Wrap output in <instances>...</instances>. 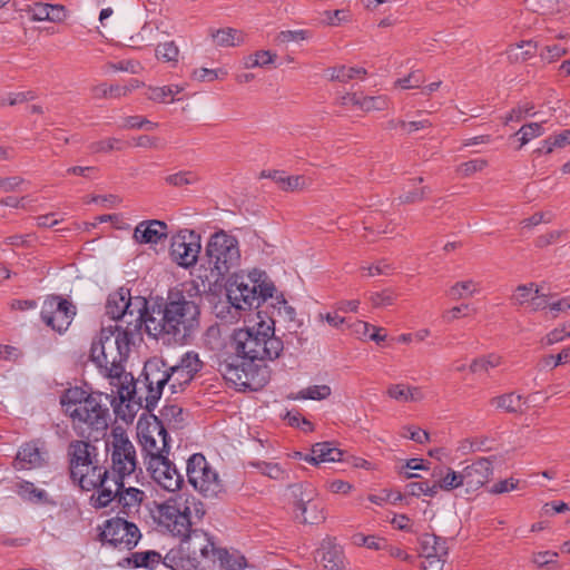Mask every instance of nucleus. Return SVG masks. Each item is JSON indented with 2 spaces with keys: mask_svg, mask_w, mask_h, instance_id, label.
<instances>
[{
  "mask_svg": "<svg viewBox=\"0 0 570 570\" xmlns=\"http://www.w3.org/2000/svg\"><path fill=\"white\" fill-rule=\"evenodd\" d=\"M261 314L262 311L257 313L259 321L254 325L234 332L230 346L235 355L219 363L222 375L235 385L252 386L245 361H274L284 350L283 341L275 335V320L268 317L265 321Z\"/></svg>",
  "mask_w": 570,
  "mask_h": 570,
  "instance_id": "f257e3e1",
  "label": "nucleus"
},
{
  "mask_svg": "<svg viewBox=\"0 0 570 570\" xmlns=\"http://www.w3.org/2000/svg\"><path fill=\"white\" fill-rule=\"evenodd\" d=\"M202 367L203 362L194 351L185 353L173 366H168L161 358H150L144 365L142 373L138 379V387L131 386L130 392L125 391V394L127 396L136 395L134 405L153 411L160 400L165 386H168L171 394L183 392Z\"/></svg>",
  "mask_w": 570,
  "mask_h": 570,
  "instance_id": "f03ea898",
  "label": "nucleus"
},
{
  "mask_svg": "<svg viewBox=\"0 0 570 570\" xmlns=\"http://www.w3.org/2000/svg\"><path fill=\"white\" fill-rule=\"evenodd\" d=\"M200 308L181 292L170 291L167 298L151 309L147 334L165 344H186L198 331Z\"/></svg>",
  "mask_w": 570,
  "mask_h": 570,
  "instance_id": "7ed1b4c3",
  "label": "nucleus"
},
{
  "mask_svg": "<svg viewBox=\"0 0 570 570\" xmlns=\"http://www.w3.org/2000/svg\"><path fill=\"white\" fill-rule=\"evenodd\" d=\"M135 343L129 338L116 333L110 326L101 327L97 338L91 344L90 358L110 384L117 389V394L121 403H135L136 395L125 394V387L130 392L131 386L138 387V380L135 381L130 373L125 371L124 363L127 361L131 346ZM130 404H128L129 406Z\"/></svg>",
  "mask_w": 570,
  "mask_h": 570,
  "instance_id": "20e7f679",
  "label": "nucleus"
},
{
  "mask_svg": "<svg viewBox=\"0 0 570 570\" xmlns=\"http://www.w3.org/2000/svg\"><path fill=\"white\" fill-rule=\"evenodd\" d=\"M65 414L75 432L82 438L98 440L109 425V409L100 394H91L81 387L66 390L60 397Z\"/></svg>",
  "mask_w": 570,
  "mask_h": 570,
  "instance_id": "39448f33",
  "label": "nucleus"
},
{
  "mask_svg": "<svg viewBox=\"0 0 570 570\" xmlns=\"http://www.w3.org/2000/svg\"><path fill=\"white\" fill-rule=\"evenodd\" d=\"M275 293L274 283L259 269H254L247 275H235L226 286L228 302L242 311L261 307L268 298H273Z\"/></svg>",
  "mask_w": 570,
  "mask_h": 570,
  "instance_id": "423d86ee",
  "label": "nucleus"
},
{
  "mask_svg": "<svg viewBox=\"0 0 570 570\" xmlns=\"http://www.w3.org/2000/svg\"><path fill=\"white\" fill-rule=\"evenodd\" d=\"M205 256L210 275L218 281L239 265L238 239L225 230L216 232L207 242Z\"/></svg>",
  "mask_w": 570,
  "mask_h": 570,
  "instance_id": "0eeeda50",
  "label": "nucleus"
},
{
  "mask_svg": "<svg viewBox=\"0 0 570 570\" xmlns=\"http://www.w3.org/2000/svg\"><path fill=\"white\" fill-rule=\"evenodd\" d=\"M106 450L110 456L111 478L125 479L136 471V448L121 428L111 430L110 436L106 440Z\"/></svg>",
  "mask_w": 570,
  "mask_h": 570,
  "instance_id": "6e6552de",
  "label": "nucleus"
},
{
  "mask_svg": "<svg viewBox=\"0 0 570 570\" xmlns=\"http://www.w3.org/2000/svg\"><path fill=\"white\" fill-rule=\"evenodd\" d=\"M191 507L198 518H202L204 511L197 508V502L193 498L185 501L167 500L158 507V522L166 528L174 537L179 539L188 537L193 530Z\"/></svg>",
  "mask_w": 570,
  "mask_h": 570,
  "instance_id": "1a4fd4ad",
  "label": "nucleus"
},
{
  "mask_svg": "<svg viewBox=\"0 0 570 570\" xmlns=\"http://www.w3.org/2000/svg\"><path fill=\"white\" fill-rule=\"evenodd\" d=\"M186 474L193 488L205 498H218L225 492V485L218 472L210 466L202 453H195L187 460Z\"/></svg>",
  "mask_w": 570,
  "mask_h": 570,
  "instance_id": "9d476101",
  "label": "nucleus"
},
{
  "mask_svg": "<svg viewBox=\"0 0 570 570\" xmlns=\"http://www.w3.org/2000/svg\"><path fill=\"white\" fill-rule=\"evenodd\" d=\"M138 439L146 453V462L156 456H168L170 438L161 421L156 416H154L151 422H147L146 424L138 423Z\"/></svg>",
  "mask_w": 570,
  "mask_h": 570,
  "instance_id": "9b49d317",
  "label": "nucleus"
},
{
  "mask_svg": "<svg viewBox=\"0 0 570 570\" xmlns=\"http://www.w3.org/2000/svg\"><path fill=\"white\" fill-rule=\"evenodd\" d=\"M150 313L151 311L148 309L147 299L142 296H134V299L129 303L124 316L118 320L125 323V326L115 325L112 327L116 330V333L135 343L136 340H140L144 327L147 332V323Z\"/></svg>",
  "mask_w": 570,
  "mask_h": 570,
  "instance_id": "f8f14e48",
  "label": "nucleus"
},
{
  "mask_svg": "<svg viewBox=\"0 0 570 570\" xmlns=\"http://www.w3.org/2000/svg\"><path fill=\"white\" fill-rule=\"evenodd\" d=\"M101 541L114 548L131 550L141 538L138 527L124 518H112L105 522Z\"/></svg>",
  "mask_w": 570,
  "mask_h": 570,
  "instance_id": "ddd939ff",
  "label": "nucleus"
},
{
  "mask_svg": "<svg viewBox=\"0 0 570 570\" xmlns=\"http://www.w3.org/2000/svg\"><path fill=\"white\" fill-rule=\"evenodd\" d=\"M69 472L73 483L80 488L92 485L94 479H89L81 473L88 464H95L97 459V449L87 441L76 440L68 446Z\"/></svg>",
  "mask_w": 570,
  "mask_h": 570,
  "instance_id": "4468645a",
  "label": "nucleus"
},
{
  "mask_svg": "<svg viewBox=\"0 0 570 570\" xmlns=\"http://www.w3.org/2000/svg\"><path fill=\"white\" fill-rule=\"evenodd\" d=\"M76 316V306L58 295L48 296L42 304L40 317L42 322L58 333H63Z\"/></svg>",
  "mask_w": 570,
  "mask_h": 570,
  "instance_id": "2eb2a0df",
  "label": "nucleus"
},
{
  "mask_svg": "<svg viewBox=\"0 0 570 570\" xmlns=\"http://www.w3.org/2000/svg\"><path fill=\"white\" fill-rule=\"evenodd\" d=\"M81 473L89 479H94L91 482L92 485L88 488H81L83 491H91L97 489V497L95 498V507L96 508H105L109 503H111L112 493L116 489H119L120 484H118L115 480H111L110 471H108L105 466L99 464V460L95 461V464H88V466L83 468Z\"/></svg>",
  "mask_w": 570,
  "mask_h": 570,
  "instance_id": "dca6fc26",
  "label": "nucleus"
},
{
  "mask_svg": "<svg viewBox=\"0 0 570 570\" xmlns=\"http://www.w3.org/2000/svg\"><path fill=\"white\" fill-rule=\"evenodd\" d=\"M200 248V236L186 229L173 236L170 256L178 265L189 267L197 262Z\"/></svg>",
  "mask_w": 570,
  "mask_h": 570,
  "instance_id": "f3484780",
  "label": "nucleus"
},
{
  "mask_svg": "<svg viewBox=\"0 0 570 570\" xmlns=\"http://www.w3.org/2000/svg\"><path fill=\"white\" fill-rule=\"evenodd\" d=\"M146 464L151 479L164 490L175 492L181 488L184 476L168 456L149 459Z\"/></svg>",
  "mask_w": 570,
  "mask_h": 570,
  "instance_id": "a211bd4d",
  "label": "nucleus"
},
{
  "mask_svg": "<svg viewBox=\"0 0 570 570\" xmlns=\"http://www.w3.org/2000/svg\"><path fill=\"white\" fill-rule=\"evenodd\" d=\"M301 497L295 503V517L305 524H318L325 517L324 503L316 495L312 485H299Z\"/></svg>",
  "mask_w": 570,
  "mask_h": 570,
  "instance_id": "6ab92c4d",
  "label": "nucleus"
},
{
  "mask_svg": "<svg viewBox=\"0 0 570 570\" xmlns=\"http://www.w3.org/2000/svg\"><path fill=\"white\" fill-rule=\"evenodd\" d=\"M514 306L527 307L531 312H538L547 308L548 295L540 293V288L534 283L519 285L511 296Z\"/></svg>",
  "mask_w": 570,
  "mask_h": 570,
  "instance_id": "aec40b11",
  "label": "nucleus"
},
{
  "mask_svg": "<svg viewBox=\"0 0 570 570\" xmlns=\"http://www.w3.org/2000/svg\"><path fill=\"white\" fill-rule=\"evenodd\" d=\"M118 484L119 489L111 494V502L116 501L117 507L120 509V513L129 517L138 512L140 504L145 498V492L137 488H125L124 479L112 478Z\"/></svg>",
  "mask_w": 570,
  "mask_h": 570,
  "instance_id": "412c9836",
  "label": "nucleus"
},
{
  "mask_svg": "<svg viewBox=\"0 0 570 570\" xmlns=\"http://www.w3.org/2000/svg\"><path fill=\"white\" fill-rule=\"evenodd\" d=\"M493 473L492 461L488 458H480L462 470L463 483L466 491H476L483 487Z\"/></svg>",
  "mask_w": 570,
  "mask_h": 570,
  "instance_id": "4be33fe9",
  "label": "nucleus"
},
{
  "mask_svg": "<svg viewBox=\"0 0 570 570\" xmlns=\"http://www.w3.org/2000/svg\"><path fill=\"white\" fill-rule=\"evenodd\" d=\"M181 547L179 550L197 557L198 554L203 558H208L210 554H216L217 550L214 547V542L210 537L203 530L193 529L188 537L180 539Z\"/></svg>",
  "mask_w": 570,
  "mask_h": 570,
  "instance_id": "5701e85b",
  "label": "nucleus"
},
{
  "mask_svg": "<svg viewBox=\"0 0 570 570\" xmlns=\"http://www.w3.org/2000/svg\"><path fill=\"white\" fill-rule=\"evenodd\" d=\"M167 235V224L158 219L142 220L134 230V238L139 244H158Z\"/></svg>",
  "mask_w": 570,
  "mask_h": 570,
  "instance_id": "b1692460",
  "label": "nucleus"
},
{
  "mask_svg": "<svg viewBox=\"0 0 570 570\" xmlns=\"http://www.w3.org/2000/svg\"><path fill=\"white\" fill-rule=\"evenodd\" d=\"M315 559L322 567V570H345L343 550L331 539L322 541L320 549L316 551Z\"/></svg>",
  "mask_w": 570,
  "mask_h": 570,
  "instance_id": "393cba45",
  "label": "nucleus"
},
{
  "mask_svg": "<svg viewBox=\"0 0 570 570\" xmlns=\"http://www.w3.org/2000/svg\"><path fill=\"white\" fill-rule=\"evenodd\" d=\"M420 554L429 560L432 564L433 560L443 561L448 556V540L433 533H424L419 538Z\"/></svg>",
  "mask_w": 570,
  "mask_h": 570,
  "instance_id": "a878e982",
  "label": "nucleus"
},
{
  "mask_svg": "<svg viewBox=\"0 0 570 570\" xmlns=\"http://www.w3.org/2000/svg\"><path fill=\"white\" fill-rule=\"evenodd\" d=\"M311 452V454L304 456V461L313 465H318L325 462H340L343 456V451L335 448L330 442H320L314 444Z\"/></svg>",
  "mask_w": 570,
  "mask_h": 570,
  "instance_id": "bb28decb",
  "label": "nucleus"
},
{
  "mask_svg": "<svg viewBox=\"0 0 570 570\" xmlns=\"http://www.w3.org/2000/svg\"><path fill=\"white\" fill-rule=\"evenodd\" d=\"M43 458L40 449L35 443L23 444L17 452L13 466L17 470L38 468L42 464Z\"/></svg>",
  "mask_w": 570,
  "mask_h": 570,
  "instance_id": "cd10ccee",
  "label": "nucleus"
},
{
  "mask_svg": "<svg viewBox=\"0 0 570 570\" xmlns=\"http://www.w3.org/2000/svg\"><path fill=\"white\" fill-rule=\"evenodd\" d=\"M132 299L134 296H131L129 289L124 287L119 288L109 294L106 302V314L110 316L111 320L118 321L119 317L124 316L126 308H128Z\"/></svg>",
  "mask_w": 570,
  "mask_h": 570,
  "instance_id": "c85d7f7f",
  "label": "nucleus"
},
{
  "mask_svg": "<svg viewBox=\"0 0 570 570\" xmlns=\"http://www.w3.org/2000/svg\"><path fill=\"white\" fill-rule=\"evenodd\" d=\"M144 86V82L139 81L138 79H130L128 85L126 86H119V85H106L100 83L92 88V94L97 98H107V97H125L129 95L134 89L140 88Z\"/></svg>",
  "mask_w": 570,
  "mask_h": 570,
  "instance_id": "c756f323",
  "label": "nucleus"
},
{
  "mask_svg": "<svg viewBox=\"0 0 570 570\" xmlns=\"http://www.w3.org/2000/svg\"><path fill=\"white\" fill-rule=\"evenodd\" d=\"M386 394L397 402H419L424 397L420 387L403 383L389 385Z\"/></svg>",
  "mask_w": 570,
  "mask_h": 570,
  "instance_id": "7c9ffc66",
  "label": "nucleus"
},
{
  "mask_svg": "<svg viewBox=\"0 0 570 570\" xmlns=\"http://www.w3.org/2000/svg\"><path fill=\"white\" fill-rule=\"evenodd\" d=\"M164 563L173 570H200L197 557H193L183 550L170 552L165 557Z\"/></svg>",
  "mask_w": 570,
  "mask_h": 570,
  "instance_id": "2f4dec72",
  "label": "nucleus"
},
{
  "mask_svg": "<svg viewBox=\"0 0 570 570\" xmlns=\"http://www.w3.org/2000/svg\"><path fill=\"white\" fill-rule=\"evenodd\" d=\"M490 403L501 411L519 413L525 405V399L520 394L507 393L491 399Z\"/></svg>",
  "mask_w": 570,
  "mask_h": 570,
  "instance_id": "473e14b6",
  "label": "nucleus"
},
{
  "mask_svg": "<svg viewBox=\"0 0 570 570\" xmlns=\"http://www.w3.org/2000/svg\"><path fill=\"white\" fill-rule=\"evenodd\" d=\"M161 561V556L155 550L138 551L126 558V562L132 568H146L154 570Z\"/></svg>",
  "mask_w": 570,
  "mask_h": 570,
  "instance_id": "72a5a7b5",
  "label": "nucleus"
},
{
  "mask_svg": "<svg viewBox=\"0 0 570 570\" xmlns=\"http://www.w3.org/2000/svg\"><path fill=\"white\" fill-rule=\"evenodd\" d=\"M269 177L285 191L301 190L308 185V180L304 176H286L283 171H274L269 174Z\"/></svg>",
  "mask_w": 570,
  "mask_h": 570,
  "instance_id": "f704fd0d",
  "label": "nucleus"
},
{
  "mask_svg": "<svg viewBox=\"0 0 570 570\" xmlns=\"http://www.w3.org/2000/svg\"><path fill=\"white\" fill-rule=\"evenodd\" d=\"M212 37L218 47H235L244 42V35L234 28H223L212 32Z\"/></svg>",
  "mask_w": 570,
  "mask_h": 570,
  "instance_id": "c9c22d12",
  "label": "nucleus"
},
{
  "mask_svg": "<svg viewBox=\"0 0 570 570\" xmlns=\"http://www.w3.org/2000/svg\"><path fill=\"white\" fill-rule=\"evenodd\" d=\"M17 493L18 495L30 502L36 503H49L48 493L37 488L32 482L21 481L17 483Z\"/></svg>",
  "mask_w": 570,
  "mask_h": 570,
  "instance_id": "e433bc0d",
  "label": "nucleus"
},
{
  "mask_svg": "<svg viewBox=\"0 0 570 570\" xmlns=\"http://www.w3.org/2000/svg\"><path fill=\"white\" fill-rule=\"evenodd\" d=\"M326 75L331 81L347 82L348 80L366 75L364 68L337 66L326 69Z\"/></svg>",
  "mask_w": 570,
  "mask_h": 570,
  "instance_id": "4c0bfd02",
  "label": "nucleus"
},
{
  "mask_svg": "<svg viewBox=\"0 0 570 570\" xmlns=\"http://www.w3.org/2000/svg\"><path fill=\"white\" fill-rule=\"evenodd\" d=\"M432 476L439 479L442 491H452L464 485L462 471L458 472L451 468L446 469V473L444 475L442 469L434 470Z\"/></svg>",
  "mask_w": 570,
  "mask_h": 570,
  "instance_id": "58836bf2",
  "label": "nucleus"
},
{
  "mask_svg": "<svg viewBox=\"0 0 570 570\" xmlns=\"http://www.w3.org/2000/svg\"><path fill=\"white\" fill-rule=\"evenodd\" d=\"M507 52L510 61L523 62L535 55L537 45L532 41H522L510 46Z\"/></svg>",
  "mask_w": 570,
  "mask_h": 570,
  "instance_id": "ea45409f",
  "label": "nucleus"
},
{
  "mask_svg": "<svg viewBox=\"0 0 570 570\" xmlns=\"http://www.w3.org/2000/svg\"><path fill=\"white\" fill-rule=\"evenodd\" d=\"M220 564L227 570H240L246 567V559L239 552H228L224 549H218L216 554Z\"/></svg>",
  "mask_w": 570,
  "mask_h": 570,
  "instance_id": "a19ab883",
  "label": "nucleus"
},
{
  "mask_svg": "<svg viewBox=\"0 0 570 570\" xmlns=\"http://www.w3.org/2000/svg\"><path fill=\"white\" fill-rule=\"evenodd\" d=\"M271 299V306L273 307V312L269 317L274 320V315L276 313L279 317H283L285 321L292 322L295 320V308L288 305L283 294H273V298Z\"/></svg>",
  "mask_w": 570,
  "mask_h": 570,
  "instance_id": "79ce46f5",
  "label": "nucleus"
},
{
  "mask_svg": "<svg viewBox=\"0 0 570 570\" xmlns=\"http://www.w3.org/2000/svg\"><path fill=\"white\" fill-rule=\"evenodd\" d=\"M480 292L479 284L473 279L456 282L450 287L448 294L452 299H461L468 296H473Z\"/></svg>",
  "mask_w": 570,
  "mask_h": 570,
  "instance_id": "37998d69",
  "label": "nucleus"
},
{
  "mask_svg": "<svg viewBox=\"0 0 570 570\" xmlns=\"http://www.w3.org/2000/svg\"><path fill=\"white\" fill-rule=\"evenodd\" d=\"M570 145V129L563 130L542 141V146L535 151L539 154H550L554 148H561Z\"/></svg>",
  "mask_w": 570,
  "mask_h": 570,
  "instance_id": "c03bdc74",
  "label": "nucleus"
},
{
  "mask_svg": "<svg viewBox=\"0 0 570 570\" xmlns=\"http://www.w3.org/2000/svg\"><path fill=\"white\" fill-rule=\"evenodd\" d=\"M544 134V128L541 122H529L523 125L517 132L519 136V149L530 142L532 139L538 138Z\"/></svg>",
  "mask_w": 570,
  "mask_h": 570,
  "instance_id": "a18cd8bd",
  "label": "nucleus"
},
{
  "mask_svg": "<svg viewBox=\"0 0 570 570\" xmlns=\"http://www.w3.org/2000/svg\"><path fill=\"white\" fill-rule=\"evenodd\" d=\"M262 474L274 479V480H285L288 478L287 473L281 468L279 464L273 462H255L252 463Z\"/></svg>",
  "mask_w": 570,
  "mask_h": 570,
  "instance_id": "49530a36",
  "label": "nucleus"
},
{
  "mask_svg": "<svg viewBox=\"0 0 570 570\" xmlns=\"http://www.w3.org/2000/svg\"><path fill=\"white\" fill-rule=\"evenodd\" d=\"M155 52L156 57L165 62H176L179 56V49L175 41L159 43Z\"/></svg>",
  "mask_w": 570,
  "mask_h": 570,
  "instance_id": "de8ad7c7",
  "label": "nucleus"
},
{
  "mask_svg": "<svg viewBox=\"0 0 570 570\" xmlns=\"http://www.w3.org/2000/svg\"><path fill=\"white\" fill-rule=\"evenodd\" d=\"M500 364H501V356H499L497 354H489L487 356L475 358L471 363L470 370L473 373L488 372L490 368L497 367Z\"/></svg>",
  "mask_w": 570,
  "mask_h": 570,
  "instance_id": "09e8293b",
  "label": "nucleus"
},
{
  "mask_svg": "<svg viewBox=\"0 0 570 570\" xmlns=\"http://www.w3.org/2000/svg\"><path fill=\"white\" fill-rule=\"evenodd\" d=\"M396 298L397 295L392 289H383L368 295V299L375 308L391 306L395 303Z\"/></svg>",
  "mask_w": 570,
  "mask_h": 570,
  "instance_id": "8fccbe9b",
  "label": "nucleus"
},
{
  "mask_svg": "<svg viewBox=\"0 0 570 570\" xmlns=\"http://www.w3.org/2000/svg\"><path fill=\"white\" fill-rule=\"evenodd\" d=\"M331 387L328 385H312L299 392V399L308 400H325L331 395Z\"/></svg>",
  "mask_w": 570,
  "mask_h": 570,
  "instance_id": "3c124183",
  "label": "nucleus"
},
{
  "mask_svg": "<svg viewBox=\"0 0 570 570\" xmlns=\"http://www.w3.org/2000/svg\"><path fill=\"white\" fill-rule=\"evenodd\" d=\"M353 543L358 547H366L371 550H380L384 544V540L376 535H364L363 533H355L352 537Z\"/></svg>",
  "mask_w": 570,
  "mask_h": 570,
  "instance_id": "603ef678",
  "label": "nucleus"
},
{
  "mask_svg": "<svg viewBox=\"0 0 570 570\" xmlns=\"http://www.w3.org/2000/svg\"><path fill=\"white\" fill-rule=\"evenodd\" d=\"M568 52V47L562 43H552L546 46L542 51L540 52V56L543 60L548 62H553L558 59H560L562 56H564Z\"/></svg>",
  "mask_w": 570,
  "mask_h": 570,
  "instance_id": "864d4df0",
  "label": "nucleus"
},
{
  "mask_svg": "<svg viewBox=\"0 0 570 570\" xmlns=\"http://www.w3.org/2000/svg\"><path fill=\"white\" fill-rule=\"evenodd\" d=\"M387 108L385 96H362L361 108L364 111L384 110Z\"/></svg>",
  "mask_w": 570,
  "mask_h": 570,
  "instance_id": "5fc2aeb1",
  "label": "nucleus"
},
{
  "mask_svg": "<svg viewBox=\"0 0 570 570\" xmlns=\"http://www.w3.org/2000/svg\"><path fill=\"white\" fill-rule=\"evenodd\" d=\"M48 3L37 2L33 6H26L20 11L30 14L32 21H49Z\"/></svg>",
  "mask_w": 570,
  "mask_h": 570,
  "instance_id": "6e6d98bb",
  "label": "nucleus"
},
{
  "mask_svg": "<svg viewBox=\"0 0 570 570\" xmlns=\"http://www.w3.org/2000/svg\"><path fill=\"white\" fill-rule=\"evenodd\" d=\"M122 148L121 140L117 138H108L90 144L89 149L92 153H109L115 149L119 150Z\"/></svg>",
  "mask_w": 570,
  "mask_h": 570,
  "instance_id": "4d7b16f0",
  "label": "nucleus"
},
{
  "mask_svg": "<svg viewBox=\"0 0 570 570\" xmlns=\"http://www.w3.org/2000/svg\"><path fill=\"white\" fill-rule=\"evenodd\" d=\"M308 38L309 32L307 30H284L277 35L276 41L278 43L299 42Z\"/></svg>",
  "mask_w": 570,
  "mask_h": 570,
  "instance_id": "13d9d810",
  "label": "nucleus"
},
{
  "mask_svg": "<svg viewBox=\"0 0 570 570\" xmlns=\"http://www.w3.org/2000/svg\"><path fill=\"white\" fill-rule=\"evenodd\" d=\"M424 81L425 79L421 71H413L407 77L397 79L395 86L402 89L420 88Z\"/></svg>",
  "mask_w": 570,
  "mask_h": 570,
  "instance_id": "bf43d9fd",
  "label": "nucleus"
},
{
  "mask_svg": "<svg viewBox=\"0 0 570 570\" xmlns=\"http://www.w3.org/2000/svg\"><path fill=\"white\" fill-rule=\"evenodd\" d=\"M431 190L428 187L409 189L403 191V194L400 196L401 203L404 204H412L423 200Z\"/></svg>",
  "mask_w": 570,
  "mask_h": 570,
  "instance_id": "052dcab7",
  "label": "nucleus"
},
{
  "mask_svg": "<svg viewBox=\"0 0 570 570\" xmlns=\"http://www.w3.org/2000/svg\"><path fill=\"white\" fill-rule=\"evenodd\" d=\"M166 181L169 185L173 186H184V185H190L197 181V176L193 171H180L173 175H169L166 178Z\"/></svg>",
  "mask_w": 570,
  "mask_h": 570,
  "instance_id": "680f3d73",
  "label": "nucleus"
},
{
  "mask_svg": "<svg viewBox=\"0 0 570 570\" xmlns=\"http://www.w3.org/2000/svg\"><path fill=\"white\" fill-rule=\"evenodd\" d=\"M108 67L114 71H126L137 75L142 70V66L137 60H121L118 62H109Z\"/></svg>",
  "mask_w": 570,
  "mask_h": 570,
  "instance_id": "e2e57ef3",
  "label": "nucleus"
},
{
  "mask_svg": "<svg viewBox=\"0 0 570 570\" xmlns=\"http://www.w3.org/2000/svg\"><path fill=\"white\" fill-rule=\"evenodd\" d=\"M173 91H170L167 86L163 87H148L146 97L149 100L156 101V102H171L170 101V95Z\"/></svg>",
  "mask_w": 570,
  "mask_h": 570,
  "instance_id": "0e129e2a",
  "label": "nucleus"
},
{
  "mask_svg": "<svg viewBox=\"0 0 570 570\" xmlns=\"http://www.w3.org/2000/svg\"><path fill=\"white\" fill-rule=\"evenodd\" d=\"M35 98H36V94L33 91L10 92L1 98L0 104L2 106H4V105L14 106V105L28 101V100H33Z\"/></svg>",
  "mask_w": 570,
  "mask_h": 570,
  "instance_id": "69168bd1",
  "label": "nucleus"
},
{
  "mask_svg": "<svg viewBox=\"0 0 570 570\" xmlns=\"http://www.w3.org/2000/svg\"><path fill=\"white\" fill-rule=\"evenodd\" d=\"M570 337V330L567 326L554 328L549 332L543 338L542 344L550 346L556 343L562 342L564 338Z\"/></svg>",
  "mask_w": 570,
  "mask_h": 570,
  "instance_id": "338daca9",
  "label": "nucleus"
},
{
  "mask_svg": "<svg viewBox=\"0 0 570 570\" xmlns=\"http://www.w3.org/2000/svg\"><path fill=\"white\" fill-rule=\"evenodd\" d=\"M570 363V347L563 348L558 355H548L542 358L544 366L557 367L560 364Z\"/></svg>",
  "mask_w": 570,
  "mask_h": 570,
  "instance_id": "774afa93",
  "label": "nucleus"
}]
</instances>
